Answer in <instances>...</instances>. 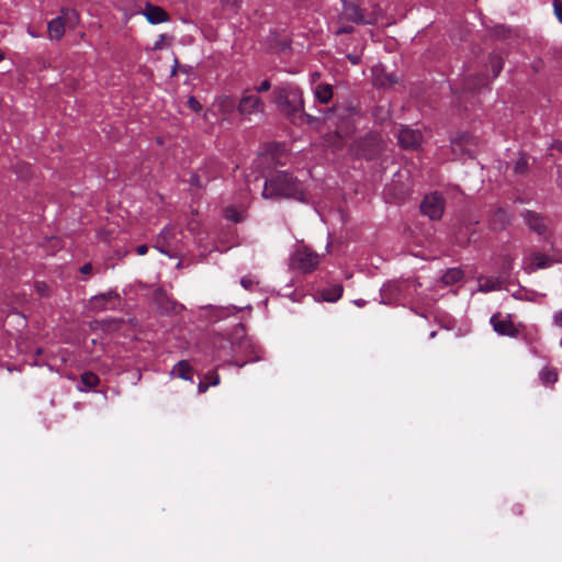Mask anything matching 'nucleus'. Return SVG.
<instances>
[{"label": "nucleus", "instance_id": "nucleus-1", "mask_svg": "<svg viewBox=\"0 0 562 562\" xmlns=\"http://www.w3.org/2000/svg\"><path fill=\"white\" fill-rule=\"evenodd\" d=\"M262 196L265 199L284 198L305 201V191L301 182L288 171H278L265 182Z\"/></svg>", "mask_w": 562, "mask_h": 562}, {"label": "nucleus", "instance_id": "nucleus-2", "mask_svg": "<svg viewBox=\"0 0 562 562\" xmlns=\"http://www.w3.org/2000/svg\"><path fill=\"white\" fill-rule=\"evenodd\" d=\"M274 103L280 111L294 121L304 109L303 91L294 85L277 88L274 90Z\"/></svg>", "mask_w": 562, "mask_h": 562}, {"label": "nucleus", "instance_id": "nucleus-3", "mask_svg": "<svg viewBox=\"0 0 562 562\" xmlns=\"http://www.w3.org/2000/svg\"><path fill=\"white\" fill-rule=\"evenodd\" d=\"M356 114V109L352 106L334 105L325 112L324 121L329 126L336 127V134L339 137H345L353 131L352 117Z\"/></svg>", "mask_w": 562, "mask_h": 562}, {"label": "nucleus", "instance_id": "nucleus-4", "mask_svg": "<svg viewBox=\"0 0 562 562\" xmlns=\"http://www.w3.org/2000/svg\"><path fill=\"white\" fill-rule=\"evenodd\" d=\"M520 216L528 229L543 240H548L553 235L552 220L549 216L532 210H524Z\"/></svg>", "mask_w": 562, "mask_h": 562}, {"label": "nucleus", "instance_id": "nucleus-5", "mask_svg": "<svg viewBox=\"0 0 562 562\" xmlns=\"http://www.w3.org/2000/svg\"><path fill=\"white\" fill-rule=\"evenodd\" d=\"M236 110L235 99L231 95L222 94L214 99L211 106L205 111L204 116L213 115L217 122H229Z\"/></svg>", "mask_w": 562, "mask_h": 562}, {"label": "nucleus", "instance_id": "nucleus-6", "mask_svg": "<svg viewBox=\"0 0 562 562\" xmlns=\"http://www.w3.org/2000/svg\"><path fill=\"white\" fill-rule=\"evenodd\" d=\"M318 265L319 255L305 246L297 247L291 257V266L303 273L313 272Z\"/></svg>", "mask_w": 562, "mask_h": 562}, {"label": "nucleus", "instance_id": "nucleus-7", "mask_svg": "<svg viewBox=\"0 0 562 562\" xmlns=\"http://www.w3.org/2000/svg\"><path fill=\"white\" fill-rule=\"evenodd\" d=\"M237 111L243 117L250 119L251 115L265 112V102L260 97L246 89L237 104Z\"/></svg>", "mask_w": 562, "mask_h": 562}, {"label": "nucleus", "instance_id": "nucleus-8", "mask_svg": "<svg viewBox=\"0 0 562 562\" xmlns=\"http://www.w3.org/2000/svg\"><path fill=\"white\" fill-rule=\"evenodd\" d=\"M420 211L432 221L440 220L445 211V199L437 192L430 193L424 198Z\"/></svg>", "mask_w": 562, "mask_h": 562}, {"label": "nucleus", "instance_id": "nucleus-9", "mask_svg": "<svg viewBox=\"0 0 562 562\" xmlns=\"http://www.w3.org/2000/svg\"><path fill=\"white\" fill-rule=\"evenodd\" d=\"M490 324L499 336L517 338L519 335V329L512 321L510 315L502 316L501 313L493 314L490 318Z\"/></svg>", "mask_w": 562, "mask_h": 562}, {"label": "nucleus", "instance_id": "nucleus-10", "mask_svg": "<svg viewBox=\"0 0 562 562\" xmlns=\"http://www.w3.org/2000/svg\"><path fill=\"white\" fill-rule=\"evenodd\" d=\"M557 262H562V259H554L553 257H550L543 252L533 251L528 256V258L525 259L524 269L526 272L532 273L540 269H547Z\"/></svg>", "mask_w": 562, "mask_h": 562}, {"label": "nucleus", "instance_id": "nucleus-11", "mask_svg": "<svg viewBox=\"0 0 562 562\" xmlns=\"http://www.w3.org/2000/svg\"><path fill=\"white\" fill-rule=\"evenodd\" d=\"M77 19V13L74 10H63L61 15L48 22L47 30L52 40H60L65 34L66 21Z\"/></svg>", "mask_w": 562, "mask_h": 562}, {"label": "nucleus", "instance_id": "nucleus-12", "mask_svg": "<svg viewBox=\"0 0 562 562\" xmlns=\"http://www.w3.org/2000/svg\"><path fill=\"white\" fill-rule=\"evenodd\" d=\"M119 297L115 291L97 294L89 300V308L93 312L114 310L112 302L113 300H119Z\"/></svg>", "mask_w": 562, "mask_h": 562}, {"label": "nucleus", "instance_id": "nucleus-13", "mask_svg": "<svg viewBox=\"0 0 562 562\" xmlns=\"http://www.w3.org/2000/svg\"><path fill=\"white\" fill-rule=\"evenodd\" d=\"M397 139L401 147L405 149H413L420 144L422 134L416 130L405 126L398 131Z\"/></svg>", "mask_w": 562, "mask_h": 562}, {"label": "nucleus", "instance_id": "nucleus-14", "mask_svg": "<svg viewBox=\"0 0 562 562\" xmlns=\"http://www.w3.org/2000/svg\"><path fill=\"white\" fill-rule=\"evenodd\" d=\"M401 284L396 281H389L383 284L380 290V303L381 304H393L401 295Z\"/></svg>", "mask_w": 562, "mask_h": 562}, {"label": "nucleus", "instance_id": "nucleus-15", "mask_svg": "<svg viewBox=\"0 0 562 562\" xmlns=\"http://www.w3.org/2000/svg\"><path fill=\"white\" fill-rule=\"evenodd\" d=\"M142 13L146 16L147 21L154 25L169 21V14L165 9L149 2L146 3Z\"/></svg>", "mask_w": 562, "mask_h": 562}, {"label": "nucleus", "instance_id": "nucleus-16", "mask_svg": "<svg viewBox=\"0 0 562 562\" xmlns=\"http://www.w3.org/2000/svg\"><path fill=\"white\" fill-rule=\"evenodd\" d=\"M342 13L344 16L350 22L356 24L367 23L364 11L352 1L342 2Z\"/></svg>", "mask_w": 562, "mask_h": 562}, {"label": "nucleus", "instance_id": "nucleus-17", "mask_svg": "<svg viewBox=\"0 0 562 562\" xmlns=\"http://www.w3.org/2000/svg\"><path fill=\"white\" fill-rule=\"evenodd\" d=\"M313 93L316 101H318L322 104H327L333 99V86L325 82L318 83L314 87Z\"/></svg>", "mask_w": 562, "mask_h": 562}, {"label": "nucleus", "instance_id": "nucleus-18", "mask_svg": "<svg viewBox=\"0 0 562 562\" xmlns=\"http://www.w3.org/2000/svg\"><path fill=\"white\" fill-rule=\"evenodd\" d=\"M170 374L186 381H192L193 369L187 360H180L172 367Z\"/></svg>", "mask_w": 562, "mask_h": 562}, {"label": "nucleus", "instance_id": "nucleus-19", "mask_svg": "<svg viewBox=\"0 0 562 562\" xmlns=\"http://www.w3.org/2000/svg\"><path fill=\"white\" fill-rule=\"evenodd\" d=\"M100 383L99 376L92 371H86L80 376V383L77 389L80 392L93 390Z\"/></svg>", "mask_w": 562, "mask_h": 562}, {"label": "nucleus", "instance_id": "nucleus-20", "mask_svg": "<svg viewBox=\"0 0 562 562\" xmlns=\"http://www.w3.org/2000/svg\"><path fill=\"white\" fill-rule=\"evenodd\" d=\"M558 379L559 373L553 367L546 366L539 372V380L544 386H553Z\"/></svg>", "mask_w": 562, "mask_h": 562}, {"label": "nucleus", "instance_id": "nucleus-21", "mask_svg": "<svg viewBox=\"0 0 562 562\" xmlns=\"http://www.w3.org/2000/svg\"><path fill=\"white\" fill-rule=\"evenodd\" d=\"M342 292L344 288L341 284H333L322 291V296L326 302H336L341 297Z\"/></svg>", "mask_w": 562, "mask_h": 562}, {"label": "nucleus", "instance_id": "nucleus-22", "mask_svg": "<svg viewBox=\"0 0 562 562\" xmlns=\"http://www.w3.org/2000/svg\"><path fill=\"white\" fill-rule=\"evenodd\" d=\"M463 278V271L460 268H450L441 277L445 285H452Z\"/></svg>", "mask_w": 562, "mask_h": 562}, {"label": "nucleus", "instance_id": "nucleus-23", "mask_svg": "<svg viewBox=\"0 0 562 562\" xmlns=\"http://www.w3.org/2000/svg\"><path fill=\"white\" fill-rule=\"evenodd\" d=\"M485 86H487V82L485 76L483 75L470 76L464 82V88L471 91L480 90Z\"/></svg>", "mask_w": 562, "mask_h": 562}, {"label": "nucleus", "instance_id": "nucleus-24", "mask_svg": "<svg viewBox=\"0 0 562 562\" xmlns=\"http://www.w3.org/2000/svg\"><path fill=\"white\" fill-rule=\"evenodd\" d=\"M224 216L231 222L240 223L246 218V213L244 210H237L234 206H228L224 211Z\"/></svg>", "mask_w": 562, "mask_h": 562}, {"label": "nucleus", "instance_id": "nucleus-25", "mask_svg": "<svg viewBox=\"0 0 562 562\" xmlns=\"http://www.w3.org/2000/svg\"><path fill=\"white\" fill-rule=\"evenodd\" d=\"M529 170L528 157L526 154L520 153L514 166V172L517 175H525Z\"/></svg>", "mask_w": 562, "mask_h": 562}, {"label": "nucleus", "instance_id": "nucleus-26", "mask_svg": "<svg viewBox=\"0 0 562 562\" xmlns=\"http://www.w3.org/2000/svg\"><path fill=\"white\" fill-rule=\"evenodd\" d=\"M490 64H491L493 77L495 78L501 74V71L503 69V66H504L503 59L498 55L493 54L490 56Z\"/></svg>", "mask_w": 562, "mask_h": 562}, {"label": "nucleus", "instance_id": "nucleus-27", "mask_svg": "<svg viewBox=\"0 0 562 562\" xmlns=\"http://www.w3.org/2000/svg\"><path fill=\"white\" fill-rule=\"evenodd\" d=\"M220 375L218 374H213V381H200V383L198 384V391L199 393H204L209 390L210 386H216L220 384Z\"/></svg>", "mask_w": 562, "mask_h": 562}, {"label": "nucleus", "instance_id": "nucleus-28", "mask_svg": "<svg viewBox=\"0 0 562 562\" xmlns=\"http://www.w3.org/2000/svg\"><path fill=\"white\" fill-rule=\"evenodd\" d=\"M240 284L245 290L252 291L258 285V281L251 276H245L240 279Z\"/></svg>", "mask_w": 562, "mask_h": 562}, {"label": "nucleus", "instance_id": "nucleus-29", "mask_svg": "<svg viewBox=\"0 0 562 562\" xmlns=\"http://www.w3.org/2000/svg\"><path fill=\"white\" fill-rule=\"evenodd\" d=\"M296 117L304 120L310 125L318 124L322 121L319 117H316V116L305 113L304 109L302 110V112L300 114H297Z\"/></svg>", "mask_w": 562, "mask_h": 562}, {"label": "nucleus", "instance_id": "nucleus-30", "mask_svg": "<svg viewBox=\"0 0 562 562\" xmlns=\"http://www.w3.org/2000/svg\"><path fill=\"white\" fill-rule=\"evenodd\" d=\"M171 237H173L172 229H171L170 227H168V226H165V227L160 231V233L158 234L157 239H158V240H161V241H167V243H168V240H169Z\"/></svg>", "mask_w": 562, "mask_h": 562}, {"label": "nucleus", "instance_id": "nucleus-31", "mask_svg": "<svg viewBox=\"0 0 562 562\" xmlns=\"http://www.w3.org/2000/svg\"><path fill=\"white\" fill-rule=\"evenodd\" d=\"M188 106H189L192 111H194V112H196V113H199V112H201V111H202V104L199 102V100H198L194 95H190V97L188 98Z\"/></svg>", "mask_w": 562, "mask_h": 562}, {"label": "nucleus", "instance_id": "nucleus-32", "mask_svg": "<svg viewBox=\"0 0 562 562\" xmlns=\"http://www.w3.org/2000/svg\"><path fill=\"white\" fill-rule=\"evenodd\" d=\"M167 244H168L167 241H161V240L157 239L154 248L157 249L160 254L171 257Z\"/></svg>", "mask_w": 562, "mask_h": 562}, {"label": "nucleus", "instance_id": "nucleus-33", "mask_svg": "<svg viewBox=\"0 0 562 562\" xmlns=\"http://www.w3.org/2000/svg\"><path fill=\"white\" fill-rule=\"evenodd\" d=\"M35 290L41 296L48 295L49 288L45 282L37 281L35 282Z\"/></svg>", "mask_w": 562, "mask_h": 562}, {"label": "nucleus", "instance_id": "nucleus-34", "mask_svg": "<svg viewBox=\"0 0 562 562\" xmlns=\"http://www.w3.org/2000/svg\"><path fill=\"white\" fill-rule=\"evenodd\" d=\"M553 9L558 20L562 23V0H554Z\"/></svg>", "mask_w": 562, "mask_h": 562}, {"label": "nucleus", "instance_id": "nucleus-35", "mask_svg": "<svg viewBox=\"0 0 562 562\" xmlns=\"http://www.w3.org/2000/svg\"><path fill=\"white\" fill-rule=\"evenodd\" d=\"M19 168H20V169H19V170H16L18 176H19L20 178H22V179H26V178H27V176H29V168H30V166H29V165H26V164H23V165H21Z\"/></svg>", "mask_w": 562, "mask_h": 562}, {"label": "nucleus", "instance_id": "nucleus-36", "mask_svg": "<svg viewBox=\"0 0 562 562\" xmlns=\"http://www.w3.org/2000/svg\"><path fill=\"white\" fill-rule=\"evenodd\" d=\"M552 322L555 326L562 328V310L554 312L552 316Z\"/></svg>", "mask_w": 562, "mask_h": 562}, {"label": "nucleus", "instance_id": "nucleus-37", "mask_svg": "<svg viewBox=\"0 0 562 562\" xmlns=\"http://www.w3.org/2000/svg\"><path fill=\"white\" fill-rule=\"evenodd\" d=\"M271 85L269 80H263L258 87H256L257 92H266L270 89Z\"/></svg>", "mask_w": 562, "mask_h": 562}, {"label": "nucleus", "instance_id": "nucleus-38", "mask_svg": "<svg viewBox=\"0 0 562 562\" xmlns=\"http://www.w3.org/2000/svg\"><path fill=\"white\" fill-rule=\"evenodd\" d=\"M166 38H167V36L165 34H160L158 36V40L154 43V49H156V50L161 49L162 48V44H164Z\"/></svg>", "mask_w": 562, "mask_h": 562}, {"label": "nucleus", "instance_id": "nucleus-39", "mask_svg": "<svg viewBox=\"0 0 562 562\" xmlns=\"http://www.w3.org/2000/svg\"><path fill=\"white\" fill-rule=\"evenodd\" d=\"M508 33V30L505 26H497L495 29V35L497 37H506Z\"/></svg>", "mask_w": 562, "mask_h": 562}, {"label": "nucleus", "instance_id": "nucleus-40", "mask_svg": "<svg viewBox=\"0 0 562 562\" xmlns=\"http://www.w3.org/2000/svg\"><path fill=\"white\" fill-rule=\"evenodd\" d=\"M135 250L138 256H144L147 254L148 247L147 245H138Z\"/></svg>", "mask_w": 562, "mask_h": 562}, {"label": "nucleus", "instance_id": "nucleus-41", "mask_svg": "<svg viewBox=\"0 0 562 562\" xmlns=\"http://www.w3.org/2000/svg\"><path fill=\"white\" fill-rule=\"evenodd\" d=\"M91 271H92V265L91 263H85L80 268V272L83 273V274H89Z\"/></svg>", "mask_w": 562, "mask_h": 562}, {"label": "nucleus", "instance_id": "nucleus-42", "mask_svg": "<svg viewBox=\"0 0 562 562\" xmlns=\"http://www.w3.org/2000/svg\"><path fill=\"white\" fill-rule=\"evenodd\" d=\"M512 510H513V513H514L515 515H521V514H522V512H524V507H522V505H521V504H515V505L513 506Z\"/></svg>", "mask_w": 562, "mask_h": 562}, {"label": "nucleus", "instance_id": "nucleus-43", "mask_svg": "<svg viewBox=\"0 0 562 562\" xmlns=\"http://www.w3.org/2000/svg\"><path fill=\"white\" fill-rule=\"evenodd\" d=\"M480 290H481V291H483V292H488V291L493 290V286H492V285H490V284L486 282V283H484V284H481V285H480Z\"/></svg>", "mask_w": 562, "mask_h": 562}, {"label": "nucleus", "instance_id": "nucleus-44", "mask_svg": "<svg viewBox=\"0 0 562 562\" xmlns=\"http://www.w3.org/2000/svg\"><path fill=\"white\" fill-rule=\"evenodd\" d=\"M213 374H217V373L215 371L210 372V373L204 375L203 380L204 381H213Z\"/></svg>", "mask_w": 562, "mask_h": 562}, {"label": "nucleus", "instance_id": "nucleus-45", "mask_svg": "<svg viewBox=\"0 0 562 562\" xmlns=\"http://www.w3.org/2000/svg\"><path fill=\"white\" fill-rule=\"evenodd\" d=\"M353 303L359 306V307H362L366 305V301L362 300V299H358V300H355Z\"/></svg>", "mask_w": 562, "mask_h": 562}, {"label": "nucleus", "instance_id": "nucleus-46", "mask_svg": "<svg viewBox=\"0 0 562 562\" xmlns=\"http://www.w3.org/2000/svg\"><path fill=\"white\" fill-rule=\"evenodd\" d=\"M348 58L353 65L359 63V57L357 56L349 55Z\"/></svg>", "mask_w": 562, "mask_h": 562}, {"label": "nucleus", "instance_id": "nucleus-47", "mask_svg": "<svg viewBox=\"0 0 562 562\" xmlns=\"http://www.w3.org/2000/svg\"><path fill=\"white\" fill-rule=\"evenodd\" d=\"M553 148H557L558 150L562 151V142H557L552 145Z\"/></svg>", "mask_w": 562, "mask_h": 562}, {"label": "nucleus", "instance_id": "nucleus-48", "mask_svg": "<svg viewBox=\"0 0 562 562\" xmlns=\"http://www.w3.org/2000/svg\"><path fill=\"white\" fill-rule=\"evenodd\" d=\"M351 30H352V27H349V29L348 27H344L339 32L340 33H349V32H351Z\"/></svg>", "mask_w": 562, "mask_h": 562}, {"label": "nucleus", "instance_id": "nucleus-49", "mask_svg": "<svg viewBox=\"0 0 562 562\" xmlns=\"http://www.w3.org/2000/svg\"><path fill=\"white\" fill-rule=\"evenodd\" d=\"M436 334H437L436 331H431V333H430V335H429V337H430V338H435V337H436Z\"/></svg>", "mask_w": 562, "mask_h": 562}, {"label": "nucleus", "instance_id": "nucleus-50", "mask_svg": "<svg viewBox=\"0 0 562 562\" xmlns=\"http://www.w3.org/2000/svg\"><path fill=\"white\" fill-rule=\"evenodd\" d=\"M4 54L0 50V61L3 60Z\"/></svg>", "mask_w": 562, "mask_h": 562}, {"label": "nucleus", "instance_id": "nucleus-51", "mask_svg": "<svg viewBox=\"0 0 562 562\" xmlns=\"http://www.w3.org/2000/svg\"><path fill=\"white\" fill-rule=\"evenodd\" d=\"M176 67H177V64L175 65V67H173L172 71H171L172 74H175V72H176Z\"/></svg>", "mask_w": 562, "mask_h": 562}, {"label": "nucleus", "instance_id": "nucleus-52", "mask_svg": "<svg viewBox=\"0 0 562 562\" xmlns=\"http://www.w3.org/2000/svg\"><path fill=\"white\" fill-rule=\"evenodd\" d=\"M560 347H562V338L560 339Z\"/></svg>", "mask_w": 562, "mask_h": 562}]
</instances>
